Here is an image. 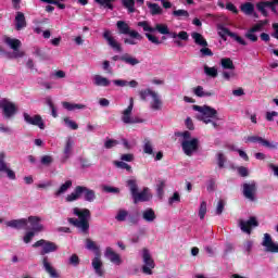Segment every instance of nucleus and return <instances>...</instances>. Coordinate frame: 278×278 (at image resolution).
<instances>
[{
  "mask_svg": "<svg viewBox=\"0 0 278 278\" xmlns=\"http://www.w3.org/2000/svg\"><path fill=\"white\" fill-rule=\"evenodd\" d=\"M206 212H207V203L206 201H202V203H200V210H199V216L201 219L205 218Z\"/></svg>",
  "mask_w": 278,
  "mask_h": 278,
  "instance_id": "nucleus-49",
  "label": "nucleus"
},
{
  "mask_svg": "<svg viewBox=\"0 0 278 278\" xmlns=\"http://www.w3.org/2000/svg\"><path fill=\"white\" fill-rule=\"evenodd\" d=\"M127 216H129L128 210H118L115 218L116 220H126Z\"/></svg>",
  "mask_w": 278,
  "mask_h": 278,
  "instance_id": "nucleus-52",
  "label": "nucleus"
},
{
  "mask_svg": "<svg viewBox=\"0 0 278 278\" xmlns=\"http://www.w3.org/2000/svg\"><path fill=\"white\" fill-rule=\"evenodd\" d=\"M222 66L224 68H236L233 60H231V58H222Z\"/></svg>",
  "mask_w": 278,
  "mask_h": 278,
  "instance_id": "nucleus-47",
  "label": "nucleus"
},
{
  "mask_svg": "<svg viewBox=\"0 0 278 278\" xmlns=\"http://www.w3.org/2000/svg\"><path fill=\"white\" fill-rule=\"evenodd\" d=\"M151 97L153 101L151 102L152 110H161L163 102L162 99H160L157 92L155 90H151Z\"/></svg>",
  "mask_w": 278,
  "mask_h": 278,
  "instance_id": "nucleus-29",
  "label": "nucleus"
},
{
  "mask_svg": "<svg viewBox=\"0 0 278 278\" xmlns=\"http://www.w3.org/2000/svg\"><path fill=\"white\" fill-rule=\"evenodd\" d=\"M135 105L134 97H130L129 99V105L125 110H123L122 121L123 123H132V110Z\"/></svg>",
  "mask_w": 278,
  "mask_h": 278,
  "instance_id": "nucleus-25",
  "label": "nucleus"
},
{
  "mask_svg": "<svg viewBox=\"0 0 278 278\" xmlns=\"http://www.w3.org/2000/svg\"><path fill=\"white\" fill-rule=\"evenodd\" d=\"M102 36L106 40L109 47H111L114 51H118V52L123 51V47L121 42H118V40L114 38L111 29H104Z\"/></svg>",
  "mask_w": 278,
  "mask_h": 278,
  "instance_id": "nucleus-16",
  "label": "nucleus"
},
{
  "mask_svg": "<svg viewBox=\"0 0 278 278\" xmlns=\"http://www.w3.org/2000/svg\"><path fill=\"white\" fill-rule=\"evenodd\" d=\"M260 220H257V216H250L248 220H239V226L241 227V231L245 233H252L255 227H258Z\"/></svg>",
  "mask_w": 278,
  "mask_h": 278,
  "instance_id": "nucleus-15",
  "label": "nucleus"
},
{
  "mask_svg": "<svg viewBox=\"0 0 278 278\" xmlns=\"http://www.w3.org/2000/svg\"><path fill=\"white\" fill-rule=\"evenodd\" d=\"M73 212L76 216H78V218L71 217L68 218V223L80 229L84 233H88L90 229V210L88 207H84L83 210H80V207H74Z\"/></svg>",
  "mask_w": 278,
  "mask_h": 278,
  "instance_id": "nucleus-3",
  "label": "nucleus"
},
{
  "mask_svg": "<svg viewBox=\"0 0 278 278\" xmlns=\"http://www.w3.org/2000/svg\"><path fill=\"white\" fill-rule=\"evenodd\" d=\"M217 29L223 40H227V36H230L231 38H235V40H237V42H239L240 45H248L247 40H244L242 36H239V34H236V31H231L229 27H225V25H218Z\"/></svg>",
  "mask_w": 278,
  "mask_h": 278,
  "instance_id": "nucleus-10",
  "label": "nucleus"
},
{
  "mask_svg": "<svg viewBox=\"0 0 278 278\" xmlns=\"http://www.w3.org/2000/svg\"><path fill=\"white\" fill-rule=\"evenodd\" d=\"M23 116L24 121L29 125H37L40 129L46 128V124L41 114H35L34 116H31L28 112H24Z\"/></svg>",
  "mask_w": 278,
  "mask_h": 278,
  "instance_id": "nucleus-17",
  "label": "nucleus"
},
{
  "mask_svg": "<svg viewBox=\"0 0 278 278\" xmlns=\"http://www.w3.org/2000/svg\"><path fill=\"white\" fill-rule=\"evenodd\" d=\"M277 5H278V0L267 1V8H269L271 12H274L275 14L278 13Z\"/></svg>",
  "mask_w": 278,
  "mask_h": 278,
  "instance_id": "nucleus-55",
  "label": "nucleus"
},
{
  "mask_svg": "<svg viewBox=\"0 0 278 278\" xmlns=\"http://www.w3.org/2000/svg\"><path fill=\"white\" fill-rule=\"evenodd\" d=\"M240 8H241V12L248 15H251L255 12L254 3L249 0H247L244 3H241Z\"/></svg>",
  "mask_w": 278,
  "mask_h": 278,
  "instance_id": "nucleus-31",
  "label": "nucleus"
},
{
  "mask_svg": "<svg viewBox=\"0 0 278 278\" xmlns=\"http://www.w3.org/2000/svg\"><path fill=\"white\" fill-rule=\"evenodd\" d=\"M142 260H143L142 273H144L146 275H152L153 268H155V262L153 257H151V253L149 249H143Z\"/></svg>",
  "mask_w": 278,
  "mask_h": 278,
  "instance_id": "nucleus-12",
  "label": "nucleus"
},
{
  "mask_svg": "<svg viewBox=\"0 0 278 278\" xmlns=\"http://www.w3.org/2000/svg\"><path fill=\"white\" fill-rule=\"evenodd\" d=\"M91 264H92V268H93L96 275H98V277H105V268H104L103 261L101 258V251H100L99 247H97L96 255L92 258Z\"/></svg>",
  "mask_w": 278,
  "mask_h": 278,
  "instance_id": "nucleus-11",
  "label": "nucleus"
},
{
  "mask_svg": "<svg viewBox=\"0 0 278 278\" xmlns=\"http://www.w3.org/2000/svg\"><path fill=\"white\" fill-rule=\"evenodd\" d=\"M224 210H225V201L224 199H219V201L217 202L216 214L218 215L223 214Z\"/></svg>",
  "mask_w": 278,
  "mask_h": 278,
  "instance_id": "nucleus-58",
  "label": "nucleus"
},
{
  "mask_svg": "<svg viewBox=\"0 0 278 278\" xmlns=\"http://www.w3.org/2000/svg\"><path fill=\"white\" fill-rule=\"evenodd\" d=\"M4 42L13 49L14 58H23L24 51H21L22 40L20 38H11V36H5Z\"/></svg>",
  "mask_w": 278,
  "mask_h": 278,
  "instance_id": "nucleus-14",
  "label": "nucleus"
},
{
  "mask_svg": "<svg viewBox=\"0 0 278 278\" xmlns=\"http://www.w3.org/2000/svg\"><path fill=\"white\" fill-rule=\"evenodd\" d=\"M139 94H140V98L143 101H146L147 97L152 96V90H151V88H146L144 90H140Z\"/></svg>",
  "mask_w": 278,
  "mask_h": 278,
  "instance_id": "nucleus-59",
  "label": "nucleus"
},
{
  "mask_svg": "<svg viewBox=\"0 0 278 278\" xmlns=\"http://www.w3.org/2000/svg\"><path fill=\"white\" fill-rule=\"evenodd\" d=\"M68 264L72 266H79L80 264V257L77 255V253H73L68 260Z\"/></svg>",
  "mask_w": 278,
  "mask_h": 278,
  "instance_id": "nucleus-50",
  "label": "nucleus"
},
{
  "mask_svg": "<svg viewBox=\"0 0 278 278\" xmlns=\"http://www.w3.org/2000/svg\"><path fill=\"white\" fill-rule=\"evenodd\" d=\"M105 256L109 257L110 262H112L113 264H116L117 266L123 264L122 256L119 255V253H116V251H114L112 247H106Z\"/></svg>",
  "mask_w": 278,
  "mask_h": 278,
  "instance_id": "nucleus-24",
  "label": "nucleus"
},
{
  "mask_svg": "<svg viewBox=\"0 0 278 278\" xmlns=\"http://www.w3.org/2000/svg\"><path fill=\"white\" fill-rule=\"evenodd\" d=\"M112 60L114 61L122 60V62H125L126 64H130L131 66H135L136 64H140V60L134 55H130V53H124L123 55H113Z\"/></svg>",
  "mask_w": 278,
  "mask_h": 278,
  "instance_id": "nucleus-22",
  "label": "nucleus"
},
{
  "mask_svg": "<svg viewBox=\"0 0 278 278\" xmlns=\"http://www.w3.org/2000/svg\"><path fill=\"white\" fill-rule=\"evenodd\" d=\"M96 86H110L111 79L109 77H103V75H94Z\"/></svg>",
  "mask_w": 278,
  "mask_h": 278,
  "instance_id": "nucleus-37",
  "label": "nucleus"
},
{
  "mask_svg": "<svg viewBox=\"0 0 278 278\" xmlns=\"http://www.w3.org/2000/svg\"><path fill=\"white\" fill-rule=\"evenodd\" d=\"M193 110H197L200 112V121H203L204 123H212L213 118H217L218 112L215 108H212V105H193Z\"/></svg>",
  "mask_w": 278,
  "mask_h": 278,
  "instance_id": "nucleus-7",
  "label": "nucleus"
},
{
  "mask_svg": "<svg viewBox=\"0 0 278 278\" xmlns=\"http://www.w3.org/2000/svg\"><path fill=\"white\" fill-rule=\"evenodd\" d=\"M40 1H45L46 3H48V5H46L47 12H53L55 10L54 5H58V8H60L61 10H64L66 8V3H62V1H65V0H40ZM52 3H54V5H52Z\"/></svg>",
  "mask_w": 278,
  "mask_h": 278,
  "instance_id": "nucleus-27",
  "label": "nucleus"
},
{
  "mask_svg": "<svg viewBox=\"0 0 278 278\" xmlns=\"http://www.w3.org/2000/svg\"><path fill=\"white\" fill-rule=\"evenodd\" d=\"M138 27H142L143 31H146V37L150 42L154 45H161L162 40L154 34L153 31H160V34H170V29L166 23H156L154 27L150 25L149 21H138Z\"/></svg>",
  "mask_w": 278,
  "mask_h": 278,
  "instance_id": "nucleus-2",
  "label": "nucleus"
},
{
  "mask_svg": "<svg viewBox=\"0 0 278 278\" xmlns=\"http://www.w3.org/2000/svg\"><path fill=\"white\" fill-rule=\"evenodd\" d=\"M99 5H103V8H109V10H114V1L116 0H93Z\"/></svg>",
  "mask_w": 278,
  "mask_h": 278,
  "instance_id": "nucleus-44",
  "label": "nucleus"
},
{
  "mask_svg": "<svg viewBox=\"0 0 278 278\" xmlns=\"http://www.w3.org/2000/svg\"><path fill=\"white\" fill-rule=\"evenodd\" d=\"M193 92L198 97H205V93H204L205 90H204L203 86H195V88H193Z\"/></svg>",
  "mask_w": 278,
  "mask_h": 278,
  "instance_id": "nucleus-61",
  "label": "nucleus"
},
{
  "mask_svg": "<svg viewBox=\"0 0 278 278\" xmlns=\"http://www.w3.org/2000/svg\"><path fill=\"white\" fill-rule=\"evenodd\" d=\"M75 147V140L73 136H67L63 146V157L62 161L66 162L71 157Z\"/></svg>",
  "mask_w": 278,
  "mask_h": 278,
  "instance_id": "nucleus-19",
  "label": "nucleus"
},
{
  "mask_svg": "<svg viewBox=\"0 0 278 278\" xmlns=\"http://www.w3.org/2000/svg\"><path fill=\"white\" fill-rule=\"evenodd\" d=\"M53 162L52 155H42L41 157V164H45L46 166H49Z\"/></svg>",
  "mask_w": 278,
  "mask_h": 278,
  "instance_id": "nucleus-60",
  "label": "nucleus"
},
{
  "mask_svg": "<svg viewBox=\"0 0 278 278\" xmlns=\"http://www.w3.org/2000/svg\"><path fill=\"white\" fill-rule=\"evenodd\" d=\"M263 247H266L267 251H270L271 253H278V244L274 242L270 233H264Z\"/></svg>",
  "mask_w": 278,
  "mask_h": 278,
  "instance_id": "nucleus-23",
  "label": "nucleus"
},
{
  "mask_svg": "<svg viewBox=\"0 0 278 278\" xmlns=\"http://www.w3.org/2000/svg\"><path fill=\"white\" fill-rule=\"evenodd\" d=\"M62 105L66 110H84L86 108L84 103H72L71 101H62Z\"/></svg>",
  "mask_w": 278,
  "mask_h": 278,
  "instance_id": "nucleus-35",
  "label": "nucleus"
},
{
  "mask_svg": "<svg viewBox=\"0 0 278 278\" xmlns=\"http://www.w3.org/2000/svg\"><path fill=\"white\" fill-rule=\"evenodd\" d=\"M86 248L96 252L98 251V244L91 238L86 239Z\"/></svg>",
  "mask_w": 278,
  "mask_h": 278,
  "instance_id": "nucleus-51",
  "label": "nucleus"
},
{
  "mask_svg": "<svg viewBox=\"0 0 278 278\" xmlns=\"http://www.w3.org/2000/svg\"><path fill=\"white\" fill-rule=\"evenodd\" d=\"M147 5L152 15L163 14V8L161 5H159V3H152L151 1H148Z\"/></svg>",
  "mask_w": 278,
  "mask_h": 278,
  "instance_id": "nucleus-36",
  "label": "nucleus"
},
{
  "mask_svg": "<svg viewBox=\"0 0 278 278\" xmlns=\"http://www.w3.org/2000/svg\"><path fill=\"white\" fill-rule=\"evenodd\" d=\"M127 186L131 192L134 203H139V201H149L148 188H143V190L139 192V186L136 179H127Z\"/></svg>",
  "mask_w": 278,
  "mask_h": 278,
  "instance_id": "nucleus-6",
  "label": "nucleus"
},
{
  "mask_svg": "<svg viewBox=\"0 0 278 278\" xmlns=\"http://www.w3.org/2000/svg\"><path fill=\"white\" fill-rule=\"evenodd\" d=\"M122 4L128 10V12H136L135 0H122Z\"/></svg>",
  "mask_w": 278,
  "mask_h": 278,
  "instance_id": "nucleus-43",
  "label": "nucleus"
},
{
  "mask_svg": "<svg viewBox=\"0 0 278 278\" xmlns=\"http://www.w3.org/2000/svg\"><path fill=\"white\" fill-rule=\"evenodd\" d=\"M5 157H7L5 152L1 151L0 152V172L7 173L10 179H16V173L15 170H13L8 166V162L5 161Z\"/></svg>",
  "mask_w": 278,
  "mask_h": 278,
  "instance_id": "nucleus-20",
  "label": "nucleus"
},
{
  "mask_svg": "<svg viewBox=\"0 0 278 278\" xmlns=\"http://www.w3.org/2000/svg\"><path fill=\"white\" fill-rule=\"evenodd\" d=\"M47 103H48V105H49L50 109H51V114H52V116H54V118H56V116H59V114H58V110H56V108H55V105H54L52 99H48V100H47Z\"/></svg>",
  "mask_w": 278,
  "mask_h": 278,
  "instance_id": "nucleus-56",
  "label": "nucleus"
},
{
  "mask_svg": "<svg viewBox=\"0 0 278 278\" xmlns=\"http://www.w3.org/2000/svg\"><path fill=\"white\" fill-rule=\"evenodd\" d=\"M64 122L66 125H68V127H71V129H78L79 127L78 123H76V121H72L70 116H65Z\"/></svg>",
  "mask_w": 278,
  "mask_h": 278,
  "instance_id": "nucleus-54",
  "label": "nucleus"
},
{
  "mask_svg": "<svg viewBox=\"0 0 278 278\" xmlns=\"http://www.w3.org/2000/svg\"><path fill=\"white\" fill-rule=\"evenodd\" d=\"M41 216H28V218H13L12 220H7L8 227H13L15 229H23L29 225L31 231L34 232L33 237L36 236L39 231H43L45 225L41 223Z\"/></svg>",
  "mask_w": 278,
  "mask_h": 278,
  "instance_id": "nucleus-1",
  "label": "nucleus"
},
{
  "mask_svg": "<svg viewBox=\"0 0 278 278\" xmlns=\"http://www.w3.org/2000/svg\"><path fill=\"white\" fill-rule=\"evenodd\" d=\"M191 36L195 43L201 45L202 48L204 47V45H208L206 38H204L203 34H201L200 31H193Z\"/></svg>",
  "mask_w": 278,
  "mask_h": 278,
  "instance_id": "nucleus-34",
  "label": "nucleus"
},
{
  "mask_svg": "<svg viewBox=\"0 0 278 278\" xmlns=\"http://www.w3.org/2000/svg\"><path fill=\"white\" fill-rule=\"evenodd\" d=\"M143 152L148 153L149 155H155L153 151V144L151 140H149L148 138L144 139Z\"/></svg>",
  "mask_w": 278,
  "mask_h": 278,
  "instance_id": "nucleus-38",
  "label": "nucleus"
},
{
  "mask_svg": "<svg viewBox=\"0 0 278 278\" xmlns=\"http://www.w3.org/2000/svg\"><path fill=\"white\" fill-rule=\"evenodd\" d=\"M165 186H166L165 179H160L159 182L156 184V193H157V197H160V199L164 197Z\"/></svg>",
  "mask_w": 278,
  "mask_h": 278,
  "instance_id": "nucleus-39",
  "label": "nucleus"
},
{
  "mask_svg": "<svg viewBox=\"0 0 278 278\" xmlns=\"http://www.w3.org/2000/svg\"><path fill=\"white\" fill-rule=\"evenodd\" d=\"M81 194H84L85 201L92 202L97 199L96 190H92V188H88L87 186H76L74 191L65 197V200L68 202L77 201V199H80Z\"/></svg>",
  "mask_w": 278,
  "mask_h": 278,
  "instance_id": "nucleus-5",
  "label": "nucleus"
},
{
  "mask_svg": "<svg viewBox=\"0 0 278 278\" xmlns=\"http://www.w3.org/2000/svg\"><path fill=\"white\" fill-rule=\"evenodd\" d=\"M114 164L118 168H126V170H132V167L126 162V160H115Z\"/></svg>",
  "mask_w": 278,
  "mask_h": 278,
  "instance_id": "nucleus-46",
  "label": "nucleus"
},
{
  "mask_svg": "<svg viewBox=\"0 0 278 278\" xmlns=\"http://www.w3.org/2000/svg\"><path fill=\"white\" fill-rule=\"evenodd\" d=\"M182 151L186 155H193L200 148V140L199 138H189V140L181 141Z\"/></svg>",
  "mask_w": 278,
  "mask_h": 278,
  "instance_id": "nucleus-8",
  "label": "nucleus"
},
{
  "mask_svg": "<svg viewBox=\"0 0 278 278\" xmlns=\"http://www.w3.org/2000/svg\"><path fill=\"white\" fill-rule=\"evenodd\" d=\"M116 27L118 34H125L129 36V38H124L125 45H138V40H143L142 34H140V31H137V29H131L127 21H117Z\"/></svg>",
  "mask_w": 278,
  "mask_h": 278,
  "instance_id": "nucleus-4",
  "label": "nucleus"
},
{
  "mask_svg": "<svg viewBox=\"0 0 278 278\" xmlns=\"http://www.w3.org/2000/svg\"><path fill=\"white\" fill-rule=\"evenodd\" d=\"M200 52L202 55H214V51L210 49L208 45H203V47L200 49Z\"/></svg>",
  "mask_w": 278,
  "mask_h": 278,
  "instance_id": "nucleus-57",
  "label": "nucleus"
},
{
  "mask_svg": "<svg viewBox=\"0 0 278 278\" xmlns=\"http://www.w3.org/2000/svg\"><path fill=\"white\" fill-rule=\"evenodd\" d=\"M225 162H226V157H225L224 153H218L217 164H218L219 168H224Z\"/></svg>",
  "mask_w": 278,
  "mask_h": 278,
  "instance_id": "nucleus-62",
  "label": "nucleus"
},
{
  "mask_svg": "<svg viewBox=\"0 0 278 278\" xmlns=\"http://www.w3.org/2000/svg\"><path fill=\"white\" fill-rule=\"evenodd\" d=\"M173 16H176L177 18H181L182 16H185V18H188L190 16V12L180 8L178 10H173Z\"/></svg>",
  "mask_w": 278,
  "mask_h": 278,
  "instance_id": "nucleus-40",
  "label": "nucleus"
},
{
  "mask_svg": "<svg viewBox=\"0 0 278 278\" xmlns=\"http://www.w3.org/2000/svg\"><path fill=\"white\" fill-rule=\"evenodd\" d=\"M257 192V185L255 181L244 182L243 184V197L250 201H255Z\"/></svg>",
  "mask_w": 278,
  "mask_h": 278,
  "instance_id": "nucleus-18",
  "label": "nucleus"
},
{
  "mask_svg": "<svg viewBox=\"0 0 278 278\" xmlns=\"http://www.w3.org/2000/svg\"><path fill=\"white\" fill-rule=\"evenodd\" d=\"M248 140H250V142H260L263 147H267L268 149H276L278 147V142H270V140L262 136H249Z\"/></svg>",
  "mask_w": 278,
  "mask_h": 278,
  "instance_id": "nucleus-21",
  "label": "nucleus"
},
{
  "mask_svg": "<svg viewBox=\"0 0 278 278\" xmlns=\"http://www.w3.org/2000/svg\"><path fill=\"white\" fill-rule=\"evenodd\" d=\"M42 264H43V268H45L46 273H48L50 275V277H59V273H58L56 268H54V266H52L51 262H49L48 255H46L42 258Z\"/></svg>",
  "mask_w": 278,
  "mask_h": 278,
  "instance_id": "nucleus-26",
  "label": "nucleus"
},
{
  "mask_svg": "<svg viewBox=\"0 0 278 278\" xmlns=\"http://www.w3.org/2000/svg\"><path fill=\"white\" fill-rule=\"evenodd\" d=\"M237 170L241 177H248L249 175V168L247 166H238Z\"/></svg>",
  "mask_w": 278,
  "mask_h": 278,
  "instance_id": "nucleus-64",
  "label": "nucleus"
},
{
  "mask_svg": "<svg viewBox=\"0 0 278 278\" xmlns=\"http://www.w3.org/2000/svg\"><path fill=\"white\" fill-rule=\"evenodd\" d=\"M226 9L227 10H230L231 12H233L235 14H238L239 13V10L237 8V5H235V3H232V1H228L226 3Z\"/></svg>",
  "mask_w": 278,
  "mask_h": 278,
  "instance_id": "nucleus-63",
  "label": "nucleus"
},
{
  "mask_svg": "<svg viewBox=\"0 0 278 278\" xmlns=\"http://www.w3.org/2000/svg\"><path fill=\"white\" fill-rule=\"evenodd\" d=\"M27 229H29L28 231H26L23 240L24 242L28 243L31 242L33 238H34V231L31 230V227L29 226V223H27L26 225Z\"/></svg>",
  "mask_w": 278,
  "mask_h": 278,
  "instance_id": "nucleus-48",
  "label": "nucleus"
},
{
  "mask_svg": "<svg viewBox=\"0 0 278 278\" xmlns=\"http://www.w3.org/2000/svg\"><path fill=\"white\" fill-rule=\"evenodd\" d=\"M26 25H27V21L24 12H17L15 16V28L20 30L26 27Z\"/></svg>",
  "mask_w": 278,
  "mask_h": 278,
  "instance_id": "nucleus-28",
  "label": "nucleus"
},
{
  "mask_svg": "<svg viewBox=\"0 0 278 278\" xmlns=\"http://www.w3.org/2000/svg\"><path fill=\"white\" fill-rule=\"evenodd\" d=\"M0 108L2 109L5 118H11L17 112L16 103H14V101H10V99L7 98L0 100Z\"/></svg>",
  "mask_w": 278,
  "mask_h": 278,
  "instance_id": "nucleus-9",
  "label": "nucleus"
},
{
  "mask_svg": "<svg viewBox=\"0 0 278 278\" xmlns=\"http://www.w3.org/2000/svg\"><path fill=\"white\" fill-rule=\"evenodd\" d=\"M33 247H42L40 254L46 255V253H51L52 251H58L59 247L55 244V242H52L51 240H45L41 238L40 240H37L34 242Z\"/></svg>",
  "mask_w": 278,
  "mask_h": 278,
  "instance_id": "nucleus-13",
  "label": "nucleus"
},
{
  "mask_svg": "<svg viewBox=\"0 0 278 278\" xmlns=\"http://www.w3.org/2000/svg\"><path fill=\"white\" fill-rule=\"evenodd\" d=\"M142 217L148 223H152L153 220H155L156 214H155L153 207H148L147 210H144L142 213Z\"/></svg>",
  "mask_w": 278,
  "mask_h": 278,
  "instance_id": "nucleus-33",
  "label": "nucleus"
},
{
  "mask_svg": "<svg viewBox=\"0 0 278 278\" xmlns=\"http://www.w3.org/2000/svg\"><path fill=\"white\" fill-rule=\"evenodd\" d=\"M204 73L208 75L210 77H217L218 76V68L216 66H204Z\"/></svg>",
  "mask_w": 278,
  "mask_h": 278,
  "instance_id": "nucleus-45",
  "label": "nucleus"
},
{
  "mask_svg": "<svg viewBox=\"0 0 278 278\" xmlns=\"http://www.w3.org/2000/svg\"><path fill=\"white\" fill-rule=\"evenodd\" d=\"M116 144H118V140L114 139V138H108L104 142V147L105 149H112L113 147H115Z\"/></svg>",
  "mask_w": 278,
  "mask_h": 278,
  "instance_id": "nucleus-53",
  "label": "nucleus"
},
{
  "mask_svg": "<svg viewBox=\"0 0 278 278\" xmlns=\"http://www.w3.org/2000/svg\"><path fill=\"white\" fill-rule=\"evenodd\" d=\"M256 8L263 16H268V11L266 10V8H268V1H258V3H256Z\"/></svg>",
  "mask_w": 278,
  "mask_h": 278,
  "instance_id": "nucleus-41",
  "label": "nucleus"
},
{
  "mask_svg": "<svg viewBox=\"0 0 278 278\" xmlns=\"http://www.w3.org/2000/svg\"><path fill=\"white\" fill-rule=\"evenodd\" d=\"M245 38L252 40V42H256L258 40L257 34H255L254 25L245 31Z\"/></svg>",
  "mask_w": 278,
  "mask_h": 278,
  "instance_id": "nucleus-42",
  "label": "nucleus"
},
{
  "mask_svg": "<svg viewBox=\"0 0 278 278\" xmlns=\"http://www.w3.org/2000/svg\"><path fill=\"white\" fill-rule=\"evenodd\" d=\"M113 84H115V86H130L131 88H137V86H139L137 79H130V81L127 79H113Z\"/></svg>",
  "mask_w": 278,
  "mask_h": 278,
  "instance_id": "nucleus-30",
  "label": "nucleus"
},
{
  "mask_svg": "<svg viewBox=\"0 0 278 278\" xmlns=\"http://www.w3.org/2000/svg\"><path fill=\"white\" fill-rule=\"evenodd\" d=\"M71 186H73L72 179H66V181H64V184H61L60 188H58V190H55L54 195L60 197L61 194H64L66 192V190H68V188H71Z\"/></svg>",
  "mask_w": 278,
  "mask_h": 278,
  "instance_id": "nucleus-32",
  "label": "nucleus"
}]
</instances>
